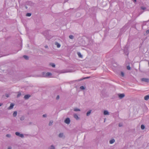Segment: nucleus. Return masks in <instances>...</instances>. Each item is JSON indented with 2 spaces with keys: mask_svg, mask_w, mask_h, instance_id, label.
<instances>
[{
  "mask_svg": "<svg viewBox=\"0 0 149 149\" xmlns=\"http://www.w3.org/2000/svg\"><path fill=\"white\" fill-rule=\"evenodd\" d=\"M118 95L119 99H122L125 97V95L124 93H119L118 94Z\"/></svg>",
  "mask_w": 149,
  "mask_h": 149,
  "instance_id": "obj_4",
  "label": "nucleus"
},
{
  "mask_svg": "<svg viewBox=\"0 0 149 149\" xmlns=\"http://www.w3.org/2000/svg\"><path fill=\"white\" fill-rule=\"evenodd\" d=\"M59 95H58L57 96V97H56V99L57 100H58V99H59Z\"/></svg>",
  "mask_w": 149,
  "mask_h": 149,
  "instance_id": "obj_39",
  "label": "nucleus"
},
{
  "mask_svg": "<svg viewBox=\"0 0 149 149\" xmlns=\"http://www.w3.org/2000/svg\"><path fill=\"white\" fill-rule=\"evenodd\" d=\"M123 126V124L122 123H119L118 126L119 127H122V126Z\"/></svg>",
  "mask_w": 149,
  "mask_h": 149,
  "instance_id": "obj_33",
  "label": "nucleus"
},
{
  "mask_svg": "<svg viewBox=\"0 0 149 149\" xmlns=\"http://www.w3.org/2000/svg\"><path fill=\"white\" fill-rule=\"evenodd\" d=\"M24 116H22L20 118V120L22 121L24 120Z\"/></svg>",
  "mask_w": 149,
  "mask_h": 149,
  "instance_id": "obj_28",
  "label": "nucleus"
},
{
  "mask_svg": "<svg viewBox=\"0 0 149 149\" xmlns=\"http://www.w3.org/2000/svg\"><path fill=\"white\" fill-rule=\"evenodd\" d=\"M6 136L7 137L10 138L11 137V135L10 134H7Z\"/></svg>",
  "mask_w": 149,
  "mask_h": 149,
  "instance_id": "obj_30",
  "label": "nucleus"
},
{
  "mask_svg": "<svg viewBox=\"0 0 149 149\" xmlns=\"http://www.w3.org/2000/svg\"><path fill=\"white\" fill-rule=\"evenodd\" d=\"M74 110L75 111H80V109H78V108H77L74 109Z\"/></svg>",
  "mask_w": 149,
  "mask_h": 149,
  "instance_id": "obj_21",
  "label": "nucleus"
},
{
  "mask_svg": "<svg viewBox=\"0 0 149 149\" xmlns=\"http://www.w3.org/2000/svg\"><path fill=\"white\" fill-rule=\"evenodd\" d=\"M55 148L54 146L53 145H51L48 148V149H55Z\"/></svg>",
  "mask_w": 149,
  "mask_h": 149,
  "instance_id": "obj_12",
  "label": "nucleus"
},
{
  "mask_svg": "<svg viewBox=\"0 0 149 149\" xmlns=\"http://www.w3.org/2000/svg\"><path fill=\"white\" fill-rule=\"evenodd\" d=\"M17 111H15L13 114V116L14 117H15L17 115Z\"/></svg>",
  "mask_w": 149,
  "mask_h": 149,
  "instance_id": "obj_18",
  "label": "nucleus"
},
{
  "mask_svg": "<svg viewBox=\"0 0 149 149\" xmlns=\"http://www.w3.org/2000/svg\"><path fill=\"white\" fill-rule=\"evenodd\" d=\"M115 142V139H111L109 141V142L110 144H112V143H113Z\"/></svg>",
  "mask_w": 149,
  "mask_h": 149,
  "instance_id": "obj_13",
  "label": "nucleus"
},
{
  "mask_svg": "<svg viewBox=\"0 0 149 149\" xmlns=\"http://www.w3.org/2000/svg\"><path fill=\"white\" fill-rule=\"evenodd\" d=\"M141 9L143 10H145L146 9V7H143V6H141Z\"/></svg>",
  "mask_w": 149,
  "mask_h": 149,
  "instance_id": "obj_31",
  "label": "nucleus"
},
{
  "mask_svg": "<svg viewBox=\"0 0 149 149\" xmlns=\"http://www.w3.org/2000/svg\"><path fill=\"white\" fill-rule=\"evenodd\" d=\"M9 95L8 94H6V96L7 97H9Z\"/></svg>",
  "mask_w": 149,
  "mask_h": 149,
  "instance_id": "obj_40",
  "label": "nucleus"
},
{
  "mask_svg": "<svg viewBox=\"0 0 149 149\" xmlns=\"http://www.w3.org/2000/svg\"><path fill=\"white\" fill-rule=\"evenodd\" d=\"M90 78V77H84V78L83 79H81L79 80H76L75 81H80L81 80H82L83 79H88V78Z\"/></svg>",
  "mask_w": 149,
  "mask_h": 149,
  "instance_id": "obj_17",
  "label": "nucleus"
},
{
  "mask_svg": "<svg viewBox=\"0 0 149 149\" xmlns=\"http://www.w3.org/2000/svg\"><path fill=\"white\" fill-rule=\"evenodd\" d=\"M55 45L57 46V47L58 48H59L61 46V45L58 42H55Z\"/></svg>",
  "mask_w": 149,
  "mask_h": 149,
  "instance_id": "obj_14",
  "label": "nucleus"
},
{
  "mask_svg": "<svg viewBox=\"0 0 149 149\" xmlns=\"http://www.w3.org/2000/svg\"><path fill=\"white\" fill-rule=\"evenodd\" d=\"M46 72H42V76H43V77H44V75H46Z\"/></svg>",
  "mask_w": 149,
  "mask_h": 149,
  "instance_id": "obj_36",
  "label": "nucleus"
},
{
  "mask_svg": "<svg viewBox=\"0 0 149 149\" xmlns=\"http://www.w3.org/2000/svg\"><path fill=\"white\" fill-rule=\"evenodd\" d=\"M3 104L2 103H0V107Z\"/></svg>",
  "mask_w": 149,
  "mask_h": 149,
  "instance_id": "obj_44",
  "label": "nucleus"
},
{
  "mask_svg": "<svg viewBox=\"0 0 149 149\" xmlns=\"http://www.w3.org/2000/svg\"><path fill=\"white\" fill-rule=\"evenodd\" d=\"M47 116V115L46 114H43V115H42V116L43 117H46Z\"/></svg>",
  "mask_w": 149,
  "mask_h": 149,
  "instance_id": "obj_38",
  "label": "nucleus"
},
{
  "mask_svg": "<svg viewBox=\"0 0 149 149\" xmlns=\"http://www.w3.org/2000/svg\"><path fill=\"white\" fill-rule=\"evenodd\" d=\"M15 134L16 135L19 136L21 138H23L24 137V136L23 134H20L19 132H16Z\"/></svg>",
  "mask_w": 149,
  "mask_h": 149,
  "instance_id": "obj_5",
  "label": "nucleus"
},
{
  "mask_svg": "<svg viewBox=\"0 0 149 149\" xmlns=\"http://www.w3.org/2000/svg\"><path fill=\"white\" fill-rule=\"evenodd\" d=\"M80 88L82 90H84L85 89V88L83 86H81L80 87Z\"/></svg>",
  "mask_w": 149,
  "mask_h": 149,
  "instance_id": "obj_29",
  "label": "nucleus"
},
{
  "mask_svg": "<svg viewBox=\"0 0 149 149\" xmlns=\"http://www.w3.org/2000/svg\"><path fill=\"white\" fill-rule=\"evenodd\" d=\"M25 8L27 9V6H26Z\"/></svg>",
  "mask_w": 149,
  "mask_h": 149,
  "instance_id": "obj_45",
  "label": "nucleus"
},
{
  "mask_svg": "<svg viewBox=\"0 0 149 149\" xmlns=\"http://www.w3.org/2000/svg\"><path fill=\"white\" fill-rule=\"evenodd\" d=\"M148 65H149V62L148 63Z\"/></svg>",
  "mask_w": 149,
  "mask_h": 149,
  "instance_id": "obj_46",
  "label": "nucleus"
},
{
  "mask_svg": "<svg viewBox=\"0 0 149 149\" xmlns=\"http://www.w3.org/2000/svg\"><path fill=\"white\" fill-rule=\"evenodd\" d=\"M45 48H47L48 47V46L47 45H46V46H45Z\"/></svg>",
  "mask_w": 149,
  "mask_h": 149,
  "instance_id": "obj_42",
  "label": "nucleus"
},
{
  "mask_svg": "<svg viewBox=\"0 0 149 149\" xmlns=\"http://www.w3.org/2000/svg\"><path fill=\"white\" fill-rule=\"evenodd\" d=\"M50 65L52 66L54 68L55 66V65L54 63H51L50 64Z\"/></svg>",
  "mask_w": 149,
  "mask_h": 149,
  "instance_id": "obj_26",
  "label": "nucleus"
},
{
  "mask_svg": "<svg viewBox=\"0 0 149 149\" xmlns=\"http://www.w3.org/2000/svg\"><path fill=\"white\" fill-rule=\"evenodd\" d=\"M104 115H109V113L107 111L104 110Z\"/></svg>",
  "mask_w": 149,
  "mask_h": 149,
  "instance_id": "obj_11",
  "label": "nucleus"
},
{
  "mask_svg": "<svg viewBox=\"0 0 149 149\" xmlns=\"http://www.w3.org/2000/svg\"><path fill=\"white\" fill-rule=\"evenodd\" d=\"M74 118H75L76 120H78L79 119V117L78 115L76 114H74L73 115Z\"/></svg>",
  "mask_w": 149,
  "mask_h": 149,
  "instance_id": "obj_10",
  "label": "nucleus"
},
{
  "mask_svg": "<svg viewBox=\"0 0 149 149\" xmlns=\"http://www.w3.org/2000/svg\"><path fill=\"white\" fill-rule=\"evenodd\" d=\"M14 104L13 103H11L10 106L8 107V109H11L13 108L14 107Z\"/></svg>",
  "mask_w": 149,
  "mask_h": 149,
  "instance_id": "obj_9",
  "label": "nucleus"
},
{
  "mask_svg": "<svg viewBox=\"0 0 149 149\" xmlns=\"http://www.w3.org/2000/svg\"><path fill=\"white\" fill-rule=\"evenodd\" d=\"M141 80L142 81L146 82H149V79L148 78H143L141 79Z\"/></svg>",
  "mask_w": 149,
  "mask_h": 149,
  "instance_id": "obj_6",
  "label": "nucleus"
},
{
  "mask_svg": "<svg viewBox=\"0 0 149 149\" xmlns=\"http://www.w3.org/2000/svg\"><path fill=\"white\" fill-rule=\"evenodd\" d=\"M8 149H12V148L11 147H9Z\"/></svg>",
  "mask_w": 149,
  "mask_h": 149,
  "instance_id": "obj_41",
  "label": "nucleus"
},
{
  "mask_svg": "<svg viewBox=\"0 0 149 149\" xmlns=\"http://www.w3.org/2000/svg\"><path fill=\"white\" fill-rule=\"evenodd\" d=\"M146 34H148L149 33V30H148L146 31Z\"/></svg>",
  "mask_w": 149,
  "mask_h": 149,
  "instance_id": "obj_37",
  "label": "nucleus"
},
{
  "mask_svg": "<svg viewBox=\"0 0 149 149\" xmlns=\"http://www.w3.org/2000/svg\"><path fill=\"white\" fill-rule=\"evenodd\" d=\"M23 57L26 60H28L29 59V57L27 56L24 55L23 56Z\"/></svg>",
  "mask_w": 149,
  "mask_h": 149,
  "instance_id": "obj_20",
  "label": "nucleus"
},
{
  "mask_svg": "<svg viewBox=\"0 0 149 149\" xmlns=\"http://www.w3.org/2000/svg\"><path fill=\"white\" fill-rule=\"evenodd\" d=\"M52 75V74L49 72H47L46 73V75L44 76V77H48Z\"/></svg>",
  "mask_w": 149,
  "mask_h": 149,
  "instance_id": "obj_7",
  "label": "nucleus"
},
{
  "mask_svg": "<svg viewBox=\"0 0 149 149\" xmlns=\"http://www.w3.org/2000/svg\"><path fill=\"white\" fill-rule=\"evenodd\" d=\"M121 75L122 77H123L124 76V73L123 72H121Z\"/></svg>",
  "mask_w": 149,
  "mask_h": 149,
  "instance_id": "obj_34",
  "label": "nucleus"
},
{
  "mask_svg": "<svg viewBox=\"0 0 149 149\" xmlns=\"http://www.w3.org/2000/svg\"><path fill=\"white\" fill-rule=\"evenodd\" d=\"M21 95V93L19 92H18V94L17 96V97H20Z\"/></svg>",
  "mask_w": 149,
  "mask_h": 149,
  "instance_id": "obj_23",
  "label": "nucleus"
},
{
  "mask_svg": "<svg viewBox=\"0 0 149 149\" xmlns=\"http://www.w3.org/2000/svg\"><path fill=\"white\" fill-rule=\"evenodd\" d=\"M63 136V133H60L58 135V136L60 138H62Z\"/></svg>",
  "mask_w": 149,
  "mask_h": 149,
  "instance_id": "obj_19",
  "label": "nucleus"
},
{
  "mask_svg": "<svg viewBox=\"0 0 149 149\" xmlns=\"http://www.w3.org/2000/svg\"><path fill=\"white\" fill-rule=\"evenodd\" d=\"M144 98L145 100H148L149 99V95H148L144 97Z\"/></svg>",
  "mask_w": 149,
  "mask_h": 149,
  "instance_id": "obj_15",
  "label": "nucleus"
},
{
  "mask_svg": "<svg viewBox=\"0 0 149 149\" xmlns=\"http://www.w3.org/2000/svg\"><path fill=\"white\" fill-rule=\"evenodd\" d=\"M31 15V13H27L26 14V16L28 17H30Z\"/></svg>",
  "mask_w": 149,
  "mask_h": 149,
  "instance_id": "obj_25",
  "label": "nucleus"
},
{
  "mask_svg": "<svg viewBox=\"0 0 149 149\" xmlns=\"http://www.w3.org/2000/svg\"><path fill=\"white\" fill-rule=\"evenodd\" d=\"M127 69L128 70H130L131 69L130 67L129 66H127Z\"/></svg>",
  "mask_w": 149,
  "mask_h": 149,
  "instance_id": "obj_35",
  "label": "nucleus"
},
{
  "mask_svg": "<svg viewBox=\"0 0 149 149\" xmlns=\"http://www.w3.org/2000/svg\"><path fill=\"white\" fill-rule=\"evenodd\" d=\"M69 38L70 39H73L74 38V36L71 35L69 36Z\"/></svg>",
  "mask_w": 149,
  "mask_h": 149,
  "instance_id": "obj_27",
  "label": "nucleus"
},
{
  "mask_svg": "<svg viewBox=\"0 0 149 149\" xmlns=\"http://www.w3.org/2000/svg\"><path fill=\"white\" fill-rule=\"evenodd\" d=\"M53 122L52 121H50L49 122V126H50V125H52Z\"/></svg>",
  "mask_w": 149,
  "mask_h": 149,
  "instance_id": "obj_32",
  "label": "nucleus"
},
{
  "mask_svg": "<svg viewBox=\"0 0 149 149\" xmlns=\"http://www.w3.org/2000/svg\"><path fill=\"white\" fill-rule=\"evenodd\" d=\"M133 1L134 2V3H135L136 2V0H133Z\"/></svg>",
  "mask_w": 149,
  "mask_h": 149,
  "instance_id": "obj_43",
  "label": "nucleus"
},
{
  "mask_svg": "<svg viewBox=\"0 0 149 149\" xmlns=\"http://www.w3.org/2000/svg\"><path fill=\"white\" fill-rule=\"evenodd\" d=\"M91 110H90L88 111L86 113V116H89L91 113Z\"/></svg>",
  "mask_w": 149,
  "mask_h": 149,
  "instance_id": "obj_16",
  "label": "nucleus"
},
{
  "mask_svg": "<svg viewBox=\"0 0 149 149\" xmlns=\"http://www.w3.org/2000/svg\"><path fill=\"white\" fill-rule=\"evenodd\" d=\"M70 119L69 118H66L64 121L65 123L68 124H70Z\"/></svg>",
  "mask_w": 149,
  "mask_h": 149,
  "instance_id": "obj_3",
  "label": "nucleus"
},
{
  "mask_svg": "<svg viewBox=\"0 0 149 149\" xmlns=\"http://www.w3.org/2000/svg\"><path fill=\"white\" fill-rule=\"evenodd\" d=\"M124 54L125 55H128L129 53H128V48L126 46H125L124 48Z\"/></svg>",
  "mask_w": 149,
  "mask_h": 149,
  "instance_id": "obj_2",
  "label": "nucleus"
},
{
  "mask_svg": "<svg viewBox=\"0 0 149 149\" xmlns=\"http://www.w3.org/2000/svg\"><path fill=\"white\" fill-rule=\"evenodd\" d=\"M77 54H78V56L79 57L82 58V55L81 54L80 52H78L77 53Z\"/></svg>",
  "mask_w": 149,
  "mask_h": 149,
  "instance_id": "obj_22",
  "label": "nucleus"
},
{
  "mask_svg": "<svg viewBox=\"0 0 149 149\" xmlns=\"http://www.w3.org/2000/svg\"><path fill=\"white\" fill-rule=\"evenodd\" d=\"M71 70H63L60 71V72L61 73H65L66 72H71Z\"/></svg>",
  "mask_w": 149,
  "mask_h": 149,
  "instance_id": "obj_1",
  "label": "nucleus"
},
{
  "mask_svg": "<svg viewBox=\"0 0 149 149\" xmlns=\"http://www.w3.org/2000/svg\"><path fill=\"white\" fill-rule=\"evenodd\" d=\"M141 129L144 130L145 128V126L143 125H141Z\"/></svg>",
  "mask_w": 149,
  "mask_h": 149,
  "instance_id": "obj_24",
  "label": "nucleus"
},
{
  "mask_svg": "<svg viewBox=\"0 0 149 149\" xmlns=\"http://www.w3.org/2000/svg\"><path fill=\"white\" fill-rule=\"evenodd\" d=\"M30 97H31V95H26L24 96V98L25 99V100H27Z\"/></svg>",
  "mask_w": 149,
  "mask_h": 149,
  "instance_id": "obj_8",
  "label": "nucleus"
}]
</instances>
